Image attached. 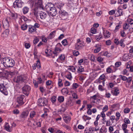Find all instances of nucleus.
I'll return each mask as SVG.
<instances>
[{"instance_id":"1","label":"nucleus","mask_w":133,"mask_h":133,"mask_svg":"<svg viewBox=\"0 0 133 133\" xmlns=\"http://www.w3.org/2000/svg\"><path fill=\"white\" fill-rule=\"evenodd\" d=\"M15 63L14 60L10 57H6L3 59V65L5 67H13Z\"/></svg>"},{"instance_id":"2","label":"nucleus","mask_w":133,"mask_h":133,"mask_svg":"<svg viewBox=\"0 0 133 133\" xmlns=\"http://www.w3.org/2000/svg\"><path fill=\"white\" fill-rule=\"evenodd\" d=\"M50 9L47 11L48 15L52 17L55 16L57 14V10L56 8H51Z\"/></svg>"},{"instance_id":"3","label":"nucleus","mask_w":133,"mask_h":133,"mask_svg":"<svg viewBox=\"0 0 133 133\" xmlns=\"http://www.w3.org/2000/svg\"><path fill=\"white\" fill-rule=\"evenodd\" d=\"M31 90L30 86L27 85H25L22 88L23 93L26 96H28Z\"/></svg>"},{"instance_id":"4","label":"nucleus","mask_w":133,"mask_h":133,"mask_svg":"<svg viewBox=\"0 0 133 133\" xmlns=\"http://www.w3.org/2000/svg\"><path fill=\"white\" fill-rule=\"evenodd\" d=\"M38 105L41 106H46L47 104L48 101L45 98H42L38 99Z\"/></svg>"},{"instance_id":"5","label":"nucleus","mask_w":133,"mask_h":133,"mask_svg":"<svg viewBox=\"0 0 133 133\" xmlns=\"http://www.w3.org/2000/svg\"><path fill=\"white\" fill-rule=\"evenodd\" d=\"M84 46V44L83 42L81 41L79 39H77V43L75 45V49L77 50H80Z\"/></svg>"},{"instance_id":"6","label":"nucleus","mask_w":133,"mask_h":133,"mask_svg":"<svg viewBox=\"0 0 133 133\" xmlns=\"http://www.w3.org/2000/svg\"><path fill=\"white\" fill-rule=\"evenodd\" d=\"M34 7L39 8V9H43V6L42 0H35Z\"/></svg>"},{"instance_id":"7","label":"nucleus","mask_w":133,"mask_h":133,"mask_svg":"<svg viewBox=\"0 0 133 133\" xmlns=\"http://www.w3.org/2000/svg\"><path fill=\"white\" fill-rule=\"evenodd\" d=\"M25 99L24 95H21L17 97V102L20 105H22L24 103Z\"/></svg>"},{"instance_id":"8","label":"nucleus","mask_w":133,"mask_h":133,"mask_svg":"<svg viewBox=\"0 0 133 133\" xmlns=\"http://www.w3.org/2000/svg\"><path fill=\"white\" fill-rule=\"evenodd\" d=\"M0 91L5 95L7 96L8 95L6 88L4 83L0 84Z\"/></svg>"},{"instance_id":"9","label":"nucleus","mask_w":133,"mask_h":133,"mask_svg":"<svg viewBox=\"0 0 133 133\" xmlns=\"http://www.w3.org/2000/svg\"><path fill=\"white\" fill-rule=\"evenodd\" d=\"M26 78L23 75H21L18 76L17 77L16 80L15 81L17 83L25 82Z\"/></svg>"},{"instance_id":"10","label":"nucleus","mask_w":133,"mask_h":133,"mask_svg":"<svg viewBox=\"0 0 133 133\" xmlns=\"http://www.w3.org/2000/svg\"><path fill=\"white\" fill-rule=\"evenodd\" d=\"M23 4L21 0H16L14 3L13 6L15 8H20L22 6Z\"/></svg>"},{"instance_id":"11","label":"nucleus","mask_w":133,"mask_h":133,"mask_svg":"<svg viewBox=\"0 0 133 133\" xmlns=\"http://www.w3.org/2000/svg\"><path fill=\"white\" fill-rule=\"evenodd\" d=\"M115 67L114 66L112 65L110 67H108L107 69V72L108 73H110L112 72H113V71L112 70L113 68L114 69V72H115L116 70V62L115 63Z\"/></svg>"},{"instance_id":"12","label":"nucleus","mask_w":133,"mask_h":133,"mask_svg":"<svg viewBox=\"0 0 133 133\" xmlns=\"http://www.w3.org/2000/svg\"><path fill=\"white\" fill-rule=\"evenodd\" d=\"M29 113V112L28 111L22 112L20 116V117L21 118H23L25 119L26 118Z\"/></svg>"},{"instance_id":"13","label":"nucleus","mask_w":133,"mask_h":133,"mask_svg":"<svg viewBox=\"0 0 133 133\" xmlns=\"http://www.w3.org/2000/svg\"><path fill=\"white\" fill-rule=\"evenodd\" d=\"M119 78L123 81L127 80V82L129 83L132 80V78L131 77H129L127 78L126 77L122 75H119Z\"/></svg>"},{"instance_id":"14","label":"nucleus","mask_w":133,"mask_h":133,"mask_svg":"<svg viewBox=\"0 0 133 133\" xmlns=\"http://www.w3.org/2000/svg\"><path fill=\"white\" fill-rule=\"evenodd\" d=\"M132 63L130 62H128L126 64L127 69L130 68L129 71L131 72H133V66L130 65Z\"/></svg>"},{"instance_id":"15","label":"nucleus","mask_w":133,"mask_h":133,"mask_svg":"<svg viewBox=\"0 0 133 133\" xmlns=\"http://www.w3.org/2000/svg\"><path fill=\"white\" fill-rule=\"evenodd\" d=\"M59 15L62 17H67L68 16V14L67 12L63 9L59 10Z\"/></svg>"},{"instance_id":"16","label":"nucleus","mask_w":133,"mask_h":133,"mask_svg":"<svg viewBox=\"0 0 133 133\" xmlns=\"http://www.w3.org/2000/svg\"><path fill=\"white\" fill-rule=\"evenodd\" d=\"M64 5L63 4L59 2L56 3L55 4V6L59 9V10L63 9L62 8Z\"/></svg>"},{"instance_id":"17","label":"nucleus","mask_w":133,"mask_h":133,"mask_svg":"<svg viewBox=\"0 0 133 133\" xmlns=\"http://www.w3.org/2000/svg\"><path fill=\"white\" fill-rule=\"evenodd\" d=\"M39 14L40 18L42 19H45L47 16V13L43 11H41L39 13Z\"/></svg>"},{"instance_id":"18","label":"nucleus","mask_w":133,"mask_h":133,"mask_svg":"<svg viewBox=\"0 0 133 133\" xmlns=\"http://www.w3.org/2000/svg\"><path fill=\"white\" fill-rule=\"evenodd\" d=\"M54 6H55V5H54L52 3H49L46 5L45 8L46 11H48L51 8H55Z\"/></svg>"},{"instance_id":"19","label":"nucleus","mask_w":133,"mask_h":133,"mask_svg":"<svg viewBox=\"0 0 133 133\" xmlns=\"http://www.w3.org/2000/svg\"><path fill=\"white\" fill-rule=\"evenodd\" d=\"M39 8L34 6L33 10V12L35 16L37 17L38 16V9Z\"/></svg>"},{"instance_id":"20","label":"nucleus","mask_w":133,"mask_h":133,"mask_svg":"<svg viewBox=\"0 0 133 133\" xmlns=\"http://www.w3.org/2000/svg\"><path fill=\"white\" fill-rule=\"evenodd\" d=\"M9 17H7L5 19V21H4L3 22V26H6L7 27H8L9 26V22L8 21V19H9Z\"/></svg>"},{"instance_id":"21","label":"nucleus","mask_w":133,"mask_h":133,"mask_svg":"<svg viewBox=\"0 0 133 133\" xmlns=\"http://www.w3.org/2000/svg\"><path fill=\"white\" fill-rule=\"evenodd\" d=\"M63 118L64 121L66 123L69 122L71 120V117L69 116L65 115Z\"/></svg>"},{"instance_id":"22","label":"nucleus","mask_w":133,"mask_h":133,"mask_svg":"<svg viewBox=\"0 0 133 133\" xmlns=\"http://www.w3.org/2000/svg\"><path fill=\"white\" fill-rule=\"evenodd\" d=\"M7 76V71H4L0 72V77H6Z\"/></svg>"},{"instance_id":"23","label":"nucleus","mask_w":133,"mask_h":133,"mask_svg":"<svg viewBox=\"0 0 133 133\" xmlns=\"http://www.w3.org/2000/svg\"><path fill=\"white\" fill-rule=\"evenodd\" d=\"M61 50L59 48L56 47L55 48V51L53 52V54L55 55V56H57L58 55V54L61 51Z\"/></svg>"},{"instance_id":"24","label":"nucleus","mask_w":133,"mask_h":133,"mask_svg":"<svg viewBox=\"0 0 133 133\" xmlns=\"http://www.w3.org/2000/svg\"><path fill=\"white\" fill-rule=\"evenodd\" d=\"M61 92L62 94L64 95H67L68 94L69 91L68 90V88H64L61 90Z\"/></svg>"},{"instance_id":"25","label":"nucleus","mask_w":133,"mask_h":133,"mask_svg":"<svg viewBox=\"0 0 133 133\" xmlns=\"http://www.w3.org/2000/svg\"><path fill=\"white\" fill-rule=\"evenodd\" d=\"M98 46V44H96L95 46L96 48L94 50V51L95 53H97L101 50V47Z\"/></svg>"},{"instance_id":"26","label":"nucleus","mask_w":133,"mask_h":133,"mask_svg":"<svg viewBox=\"0 0 133 133\" xmlns=\"http://www.w3.org/2000/svg\"><path fill=\"white\" fill-rule=\"evenodd\" d=\"M23 13L25 14L28 12L29 10V8L27 6H25L22 9Z\"/></svg>"},{"instance_id":"27","label":"nucleus","mask_w":133,"mask_h":133,"mask_svg":"<svg viewBox=\"0 0 133 133\" xmlns=\"http://www.w3.org/2000/svg\"><path fill=\"white\" fill-rule=\"evenodd\" d=\"M36 30V28L34 26H29V31L30 32H34Z\"/></svg>"},{"instance_id":"28","label":"nucleus","mask_w":133,"mask_h":133,"mask_svg":"<svg viewBox=\"0 0 133 133\" xmlns=\"http://www.w3.org/2000/svg\"><path fill=\"white\" fill-rule=\"evenodd\" d=\"M15 73L14 72H11L7 71V77L10 78L12 77V76L15 75Z\"/></svg>"},{"instance_id":"29","label":"nucleus","mask_w":133,"mask_h":133,"mask_svg":"<svg viewBox=\"0 0 133 133\" xmlns=\"http://www.w3.org/2000/svg\"><path fill=\"white\" fill-rule=\"evenodd\" d=\"M84 71V68L83 66L79 65L78 66V69L77 70V72L78 73H80Z\"/></svg>"},{"instance_id":"30","label":"nucleus","mask_w":133,"mask_h":133,"mask_svg":"<svg viewBox=\"0 0 133 133\" xmlns=\"http://www.w3.org/2000/svg\"><path fill=\"white\" fill-rule=\"evenodd\" d=\"M124 40L123 39H121L120 41H118V40H117V44L119 45L120 46H124V45L123 43Z\"/></svg>"},{"instance_id":"31","label":"nucleus","mask_w":133,"mask_h":133,"mask_svg":"<svg viewBox=\"0 0 133 133\" xmlns=\"http://www.w3.org/2000/svg\"><path fill=\"white\" fill-rule=\"evenodd\" d=\"M5 129L6 131L9 132H11L9 125L8 123L6 122L5 123Z\"/></svg>"},{"instance_id":"32","label":"nucleus","mask_w":133,"mask_h":133,"mask_svg":"<svg viewBox=\"0 0 133 133\" xmlns=\"http://www.w3.org/2000/svg\"><path fill=\"white\" fill-rule=\"evenodd\" d=\"M57 99L58 101L61 103L63 102L64 100V97L62 96H59Z\"/></svg>"},{"instance_id":"33","label":"nucleus","mask_w":133,"mask_h":133,"mask_svg":"<svg viewBox=\"0 0 133 133\" xmlns=\"http://www.w3.org/2000/svg\"><path fill=\"white\" fill-rule=\"evenodd\" d=\"M107 131V129L105 127H102L101 129L100 130V133H103L105 132L104 133H106Z\"/></svg>"},{"instance_id":"34","label":"nucleus","mask_w":133,"mask_h":133,"mask_svg":"<svg viewBox=\"0 0 133 133\" xmlns=\"http://www.w3.org/2000/svg\"><path fill=\"white\" fill-rule=\"evenodd\" d=\"M36 112L34 111L30 112V117L31 118H33L35 115H36Z\"/></svg>"},{"instance_id":"35","label":"nucleus","mask_w":133,"mask_h":133,"mask_svg":"<svg viewBox=\"0 0 133 133\" xmlns=\"http://www.w3.org/2000/svg\"><path fill=\"white\" fill-rule=\"evenodd\" d=\"M111 93L114 96H116V88H114L111 89Z\"/></svg>"},{"instance_id":"36","label":"nucleus","mask_w":133,"mask_h":133,"mask_svg":"<svg viewBox=\"0 0 133 133\" xmlns=\"http://www.w3.org/2000/svg\"><path fill=\"white\" fill-rule=\"evenodd\" d=\"M95 37L97 41H99L100 40L101 38H102V37L101 33H100L99 34L95 36Z\"/></svg>"},{"instance_id":"37","label":"nucleus","mask_w":133,"mask_h":133,"mask_svg":"<svg viewBox=\"0 0 133 133\" xmlns=\"http://www.w3.org/2000/svg\"><path fill=\"white\" fill-rule=\"evenodd\" d=\"M129 56L127 54H125L123 56V61H127L129 59Z\"/></svg>"},{"instance_id":"38","label":"nucleus","mask_w":133,"mask_h":133,"mask_svg":"<svg viewBox=\"0 0 133 133\" xmlns=\"http://www.w3.org/2000/svg\"><path fill=\"white\" fill-rule=\"evenodd\" d=\"M62 44L64 46L67 45L68 44V42L66 39L63 40L62 42Z\"/></svg>"},{"instance_id":"39","label":"nucleus","mask_w":133,"mask_h":133,"mask_svg":"<svg viewBox=\"0 0 133 133\" xmlns=\"http://www.w3.org/2000/svg\"><path fill=\"white\" fill-rule=\"evenodd\" d=\"M11 16L14 19H16L17 17V15L16 13H11Z\"/></svg>"},{"instance_id":"40","label":"nucleus","mask_w":133,"mask_h":133,"mask_svg":"<svg viewBox=\"0 0 133 133\" xmlns=\"http://www.w3.org/2000/svg\"><path fill=\"white\" fill-rule=\"evenodd\" d=\"M33 52V54L34 56V58H35V56H36V57H37V54L38 52L37 49L36 48H34V49Z\"/></svg>"},{"instance_id":"41","label":"nucleus","mask_w":133,"mask_h":133,"mask_svg":"<svg viewBox=\"0 0 133 133\" xmlns=\"http://www.w3.org/2000/svg\"><path fill=\"white\" fill-rule=\"evenodd\" d=\"M56 96H54L52 97L51 100L52 103H54L56 101Z\"/></svg>"},{"instance_id":"42","label":"nucleus","mask_w":133,"mask_h":133,"mask_svg":"<svg viewBox=\"0 0 133 133\" xmlns=\"http://www.w3.org/2000/svg\"><path fill=\"white\" fill-rule=\"evenodd\" d=\"M82 118L84 119V121H86V120H90L91 119V117H89L85 115H84L82 117Z\"/></svg>"},{"instance_id":"43","label":"nucleus","mask_w":133,"mask_h":133,"mask_svg":"<svg viewBox=\"0 0 133 133\" xmlns=\"http://www.w3.org/2000/svg\"><path fill=\"white\" fill-rule=\"evenodd\" d=\"M130 111V109L128 108H126L124 110V112L125 114L129 113Z\"/></svg>"},{"instance_id":"44","label":"nucleus","mask_w":133,"mask_h":133,"mask_svg":"<svg viewBox=\"0 0 133 133\" xmlns=\"http://www.w3.org/2000/svg\"><path fill=\"white\" fill-rule=\"evenodd\" d=\"M124 122L125 124H129L130 123V122L129 119L125 118L124 120Z\"/></svg>"},{"instance_id":"45","label":"nucleus","mask_w":133,"mask_h":133,"mask_svg":"<svg viewBox=\"0 0 133 133\" xmlns=\"http://www.w3.org/2000/svg\"><path fill=\"white\" fill-rule=\"evenodd\" d=\"M129 27V24L125 23L123 25V28L124 29H128Z\"/></svg>"},{"instance_id":"46","label":"nucleus","mask_w":133,"mask_h":133,"mask_svg":"<svg viewBox=\"0 0 133 133\" xmlns=\"http://www.w3.org/2000/svg\"><path fill=\"white\" fill-rule=\"evenodd\" d=\"M122 11L121 9H119L117 11V16H121L122 14Z\"/></svg>"},{"instance_id":"47","label":"nucleus","mask_w":133,"mask_h":133,"mask_svg":"<svg viewBox=\"0 0 133 133\" xmlns=\"http://www.w3.org/2000/svg\"><path fill=\"white\" fill-rule=\"evenodd\" d=\"M36 65H37V67L38 68H39L41 67L40 61L38 59L37 61V63Z\"/></svg>"},{"instance_id":"48","label":"nucleus","mask_w":133,"mask_h":133,"mask_svg":"<svg viewBox=\"0 0 133 133\" xmlns=\"http://www.w3.org/2000/svg\"><path fill=\"white\" fill-rule=\"evenodd\" d=\"M127 22L128 23L131 25L133 24V19L131 18H128L127 19Z\"/></svg>"},{"instance_id":"49","label":"nucleus","mask_w":133,"mask_h":133,"mask_svg":"<svg viewBox=\"0 0 133 133\" xmlns=\"http://www.w3.org/2000/svg\"><path fill=\"white\" fill-rule=\"evenodd\" d=\"M66 77L69 80H71L72 78L71 74L70 73H69V74H67L66 76Z\"/></svg>"},{"instance_id":"50","label":"nucleus","mask_w":133,"mask_h":133,"mask_svg":"<svg viewBox=\"0 0 133 133\" xmlns=\"http://www.w3.org/2000/svg\"><path fill=\"white\" fill-rule=\"evenodd\" d=\"M21 28L22 30H25L27 28V25L26 24H23L21 26Z\"/></svg>"},{"instance_id":"51","label":"nucleus","mask_w":133,"mask_h":133,"mask_svg":"<svg viewBox=\"0 0 133 133\" xmlns=\"http://www.w3.org/2000/svg\"><path fill=\"white\" fill-rule=\"evenodd\" d=\"M91 32L92 34H95V32L97 31V30L94 27H92L91 29Z\"/></svg>"},{"instance_id":"52","label":"nucleus","mask_w":133,"mask_h":133,"mask_svg":"<svg viewBox=\"0 0 133 133\" xmlns=\"http://www.w3.org/2000/svg\"><path fill=\"white\" fill-rule=\"evenodd\" d=\"M39 41V39L37 38H36L34 39L33 41V43L35 45Z\"/></svg>"},{"instance_id":"53","label":"nucleus","mask_w":133,"mask_h":133,"mask_svg":"<svg viewBox=\"0 0 133 133\" xmlns=\"http://www.w3.org/2000/svg\"><path fill=\"white\" fill-rule=\"evenodd\" d=\"M122 72L123 74L124 75H126L128 76L129 75V74L128 72L127 69H125L123 70Z\"/></svg>"},{"instance_id":"54","label":"nucleus","mask_w":133,"mask_h":133,"mask_svg":"<svg viewBox=\"0 0 133 133\" xmlns=\"http://www.w3.org/2000/svg\"><path fill=\"white\" fill-rule=\"evenodd\" d=\"M62 80L60 79H58V84L59 86L60 87H62L63 85V84L62 83Z\"/></svg>"},{"instance_id":"55","label":"nucleus","mask_w":133,"mask_h":133,"mask_svg":"<svg viewBox=\"0 0 133 133\" xmlns=\"http://www.w3.org/2000/svg\"><path fill=\"white\" fill-rule=\"evenodd\" d=\"M105 75L104 74H102L100 76L98 79H100L102 80L103 81L105 80Z\"/></svg>"},{"instance_id":"56","label":"nucleus","mask_w":133,"mask_h":133,"mask_svg":"<svg viewBox=\"0 0 133 133\" xmlns=\"http://www.w3.org/2000/svg\"><path fill=\"white\" fill-rule=\"evenodd\" d=\"M108 109V107L107 105H105L104 106V107L103 109V111L102 112H104L107 111Z\"/></svg>"},{"instance_id":"57","label":"nucleus","mask_w":133,"mask_h":133,"mask_svg":"<svg viewBox=\"0 0 133 133\" xmlns=\"http://www.w3.org/2000/svg\"><path fill=\"white\" fill-rule=\"evenodd\" d=\"M24 45L26 49H29L30 46V44L28 43H25Z\"/></svg>"},{"instance_id":"58","label":"nucleus","mask_w":133,"mask_h":133,"mask_svg":"<svg viewBox=\"0 0 133 133\" xmlns=\"http://www.w3.org/2000/svg\"><path fill=\"white\" fill-rule=\"evenodd\" d=\"M78 86V85L77 84V83H74L73 84L72 87L73 89H76Z\"/></svg>"},{"instance_id":"59","label":"nucleus","mask_w":133,"mask_h":133,"mask_svg":"<svg viewBox=\"0 0 133 133\" xmlns=\"http://www.w3.org/2000/svg\"><path fill=\"white\" fill-rule=\"evenodd\" d=\"M79 54V52L78 51H73L74 55L76 56H77Z\"/></svg>"},{"instance_id":"60","label":"nucleus","mask_w":133,"mask_h":133,"mask_svg":"<svg viewBox=\"0 0 133 133\" xmlns=\"http://www.w3.org/2000/svg\"><path fill=\"white\" fill-rule=\"evenodd\" d=\"M116 107V104H114L111 106V109L115 111V108Z\"/></svg>"},{"instance_id":"61","label":"nucleus","mask_w":133,"mask_h":133,"mask_svg":"<svg viewBox=\"0 0 133 133\" xmlns=\"http://www.w3.org/2000/svg\"><path fill=\"white\" fill-rule=\"evenodd\" d=\"M73 98L75 99H77L78 98L77 95L75 93H74L72 95Z\"/></svg>"},{"instance_id":"62","label":"nucleus","mask_w":133,"mask_h":133,"mask_svg":"<svg viewBox=\"0 0 133 133\" xmlns=\"http://www.w3.org/2000/svg\"><path fill=\"white\" fill-rule=\"evenodd\" d=\"M71 101L70 100H68L65 103L66 107L70 105Z\"/></svg>"},{"instance_id":"63","label":"nucleus","mask_w":133,"mask_h":133,"mask_svg":"<svg viewBox=\"0 0 133 133\" xmlns=\"http://www.w3.org/2000/svg\"><path fill=\"white\" fill-rule=\"evenodd\" d=\"M13 113L15 114H18L19 113V110L17 109H15L13 110Z\"/></svg>"},{"instance_id":"64","label":"nucleus","mask_w":133,"mask_h":133,"mask_svg":"<svg viewBox=\"0 0 133 133\" xmlns=\"http://www.w3.org/2000/svg\"><path fill=\"white\" fill-rule=\"evenodd\" d=\"M111 41L110 40H108L106 41L105 42L106 44L109 45H110L111 44Z\"/></svg>"}]
</instances>
